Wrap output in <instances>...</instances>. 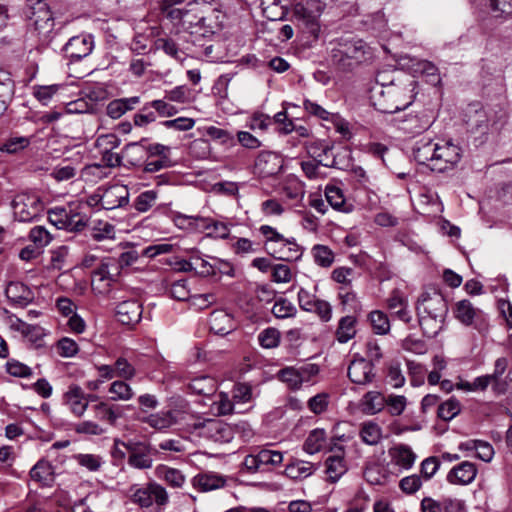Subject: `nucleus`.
<instances>
[{
  "instance_id": "15",
  "label": "nucleus",
  "mask_w": 512,
  "mask_h": 512,
  "mask_svg": "<svg viewBox=\"0 0 512 512\" xmlns=\"http://www.w3.org/2000/svg\"><path fill=\"white\" fill-rule=\"evenodd\" d=\"M102 192V209L122 208L129 203V190L122 184L100 187Z\"/></svg>"
},
{
  "instance_id": "63",
  "label": "nucleus",
  "mask_w": 512,
  "mask_h": 512,
  "mask_svg": "<svg viewBox=\"0 0 512 512\" xmlns=\"http://www.w3.org/2000/svg\"><path fill=\"white\" fill-rule=\"evenodd\" d=\"M282 195L289 200H301L304 196V188L302 183L298 180H291L286 182L282 188Z\"/></svg>"
},
{
  "instance_id": "61",
  "label": "nucleus",
  "mask_w": 512,
  "mask_h": 512,
  "mask_svg": "<svg viewBox=\"0 0 512 512\" xmlns=\"http://www.w3.org/2000/svg\"><path fill=\"white\" fill-rule=\"evenodd\" d=\"M489 1V6L494 17L506 19L512 16V0Z\"/></svg>"
},
{
  "instance_id": "4",
  "label": "nucleus",
  "mask_w": 512,
  "mask_h": 512,
  "mask_svg": "<svg viewBox=\"0 0 512 512\" xmlns=\"http://www.w3.org/2000/svg\"><path fill=\"white\" fill-rule=\"evenodd\" d=\"M12 208L15 219L20 222H29L43 211L44 204L36 192L26 191L14 197Z\"/></svg>"
},
{
  "instance_id": "8",
  "label": "nucleus",
  "mask_w": 512,
  "mask_h": 512,
  "mask_svg": "<svg viewBox=\"0 0 512 512\" xmlns=\"http://www.w3.org/2000/svg\"><path fill=\"white\" fill-rule=\"evenodd\" d=\"M94 49V38L90 34L71 37L63 47L64 56L69 62H77L89 56Z\"/></svg>"
},
{
  "instance_id": "32",
  "label": "nucleus",
  "mask_w": 512,
  "mask_h": 512,
  "mask_svg": "<svg viewBox=\"0 0 512 512\" xmlns=\"http://www.w3.org/2000/svg\"><path fill=\"white\" fill-rule=\"evenodd\" d=\"M385 396L378 391L367 392L361 401L362 410L367 415H375L385 407Z\"/></svg>"
},
{
  "instance_id": "38",
  "label": "nucleus",
  "mask_w": 512,
  "mask_h": 512,
  "mask_svg": "<svg viewBox=\"0 0 512 512\" xmlns=\"http://www.w3.org/2000/svg\"><path fill=\"white\" fill-rule=\"evenodd\" d=\"M108 392L112 395L111 399L114 401H129L135 395L132 387L124 379L112 382Z\"/></svg>"
},
{
  "instance_id": "40",
  "label": "nucleus",
  "mask_w": 512,
  "mask_h": 512,
  "mask_svg": "<svg viewBox=\"0 0 512 512\" xmlns=\"http://www.w3.org/2000/svg\"><path fill=\"white\" fill-rule=\"evenodd\" d=\"M326 442V432L324 429L312 430L306 438L303 449L309 454H315L324 447Z\"/></svg>"
},
{
  "instance_id": "56",
  "label": "nucleus",
  "mask_w": 512,
  "mask_h": 512,
  "mask_svg": "<svg viewBox=\"0 0 512 512\" xmlns=\"http://www.w3.org/2000/svg\"><path fill=\"white\" fill-rule=\"evenodd\" d=\"M385 406L392 416H399L403 413L407 405V399L403 395L390 394L385 397Z\"/></svg>"
},
{
  "instance_id": "19",
  "label": "nucleus",
  "mask_w": 512,
  "mask_h": 512,
  "mask_svg": "<svg viewBox=\"0 0 512 512\" xmlns=\"http://www.w3.org/2000/svg\"><path fill=\"white\" fill-rule=\"evenodd\" d=\"M142 316V305L137 300H126L116 307V318L123 325L137 324Z\"/></svg>"
},
{
  "instance_id": "17",
  "label": "nucleus",
  "mask_w": 512,
  "mask_h": 512,
  "mask_svg": "<svg viewBox=\"0 0 512 512\" xmlns=\"http://www.w3.org/2000/svg\"><path fill=\"white\" fill-rule=\"evenodd\" d=\"M132 501L141 507H149L155 502L159 504L160 485L147 484L146 486L133 485L129 489Z\"/></svg>"
},
{
  "instance_id": "33",
  "label": "nucleus",
  "mask_w": 512,
  "mask_h": 512,
  "mask_svg": "<svg viewBox=\"0 0 512 512\" xmlns=\"http://www.w3.org/2000/svg\"><path fill=\"white\" fill-rule=\"evenodd\" d=\"M92 409L94 411V417L97 420L104 421L111 426L115 425L117 420L121 417V413L117 407L103 401L93 405Z\"/></svg>"
},
{
  "instance_id": "50",
  "label": "nucleus",
  "mask_w": 512,
  "mask_h": 512,
  "mask_svg": "<svg viewBox=\"0 0 512 512\" xmlns=\"http://www.w3.org/2000/svg\"><path fill=\"white\" fill-rule=\"evenodd\" d=\"M476 310L468 300H461L456 304L455 317L464 325H471Z\"/></svg>"
},
{
  "instance_id": "36",
  "label": "nucleus",
  "mask_w": 512,
  "mask_h": 512,
  "mask_svg": "<svg viewBox=\"0 0 512 512\" xmlns=\"http://www.w3.org/2000/svg\"><path fill=\"white\" fill-rule=\"evenodd\" d=\"M359 435L365 444L374 446L382 439V428L374 421H366L361 424Z\"/></svg>"
},
{
  "instance_id": "52",
  "label": "nucleus",
  "mask_w": 512,
  "mask_h": 512,
  "mask_svg": "<svg viewBox=\"0 0 512 512\" xmlns=\"http://www.w3.org/2000/svg\"><path fill=\"white\" fill-rule=\"evenodd\" d=\"M74 459L78 463V465L86 468L90 472L98 471L101 468L102 464L104 463L101 456L88 453L76 454L74 455Z\"/></svg>"
},
{
  "instance_id": "7",
  "label": "nucleus",
  "mask_w": 512,
  "mask_h": 512,
  "mask_svg": "<svg viewBox=\"0 0 512 512\" xmlns=\"http://www.w3.org/2000/svg\"><path fill=\"white\" fill-rule=\"evenodd\" d=\"M461 156V148L453 142L436 143V159L435 164L431 166V170L444 172L451 169L460 161Z\"/></svg>"
},
{
  "instance_id": "42",
  "label": "nucleus",
  "mask_w": 512,
  "mask_h": 512,
  "mask_svg": "<svg viewBox=\"0 0 512 512\" xmlns=\"http://www.w3.org/2000/svg\"><path fill=\"white\" fill-rule=\"evenodd\" d=\"M356 319L353 316H344L340 319L336 331L337 340L340 343H347L356 334L355 329Z\"/></svg>"
},
{
  "instance_id": "44",
  "label": "nucleus",
  "mask_w": 512,
  "mask_h": 512,
  "mask_svg": "<svg viewBox=\"0 0 512 512\" xmlns=\"http://www.w3.org/2000/svg\"><path fill=\"white\" fill-rule=\"evenodd\" d=\"M369 321L374 333L385 335L390 331V321L386 313L380 310L370 312Z\"/></svg>"
},
{
  "instance_id": "10",
  "label": "nucleus",
  "mask_w": 512,
  "mask_h": 512,
  "mask_svg": "<svg viewBox=\"0 0 512 512\" xmlns=\"http://www.w3.org/2000/svg\"><path fill=\"white\" fill-rule=\"evenodd\" d=\"M120 144L121 140L115 134H103L96 139L95 147L101 154L102 162L106 167L114 168L121 165L122 157L113 152Z\"/></svg>"
},
{
  "instance_id": "55",
  "label": "nucleus",
  "mask_w": 512,
  "mask_h": 512,
  "mask_svg": "<svg viewBox=\"0 0 512 512\" xmlns=\"http://www.w3.org/2000/svg\"><path fill=\"white\" fill-rule=\"evenodd\" d=\"M258 460L263 470H265L267 466L275 467L280 465L283 461V454L276 450L260 449L258 451Z\"/></svg>"
},
{
  "instance_id": "41",
  "label": "nucleus",
  "mask_w": 512,
  "mask_h": 512,
  "mask_svg": "<svg viewBox=\"0 0 512 512\" xmlns=\"http://www.w3.org/2000/svg\"><path fill=\"white\" fill-rule=\"evenodd\" d=\"M313 473V465L310 462L296 460L285 468V475L291 479H304Z\"/></svg>"
},
{
  "instance_id": "3",
  "label": "nucleus",
  "mask_w": 512,
  "mask_h": 512,
  "mask_svg": "<svg viewBox=\"0 0 512 512\" xmlns=\"http://www.w3.org/2000/svg\"><path fill=\"white\" fill-rule=\"evenodd\" d=\"M369 54V47L360 38L342 37L331 51L332 61L343 70H351Z\"/></svg>"
},
{
  "instance_id": "14",
  "label": "nucleus",
  "mask_w": 512,
  "mask_h": 512,
  "mask_svg": "<svg viewBox=\"0 0 512 512\" xmlns=\"http://www.w3.org/2000/svg\"><path fill=\"white\" fill-rule=\"evenodd\" d=\"M347 375L354 384L369 385L376 377L374 364L363 357L354 358L348 366Z\"/></svg>"
},
{
  "instance_id": "39",
  "label": "nucleus",
  "mask_w": 512,
  "mask_h": 512,
  "mask_svg": "<svg viewBox=\"0 0 512 512\" xmlns=\"http://www.w3.org/2000/svg\"><path fill=\"white\" fill-rule=\"evenodd\" d=\"M416 88V81L412 80L405 88H396L393 86L387 87L386 90H383L381 92L382 98H389L390 100H394L395 103L397 102H405L408 100L409 95L414 94V90Z\"/></svg>"
},
{
  "instance_id": "9",
  "label": "nucleus",
  "mask_w": 512,
  "mask_h": 512,
  "mask_svg": "<svg viewBox=\"0 0 512 512\" xmlns=\"http://www.w3.org/2000/svg\"><path fill=\"white\" fill-rule=\"evenodd\" d=\"M194 428L201 430V435L214 442L228 443L233 439L232 427L218 419H205L195 423Z\"/></svg>"
},
{
  "instance_id": "1",
  "label": "nucleus",
  "mask_w": 512,
  "mask_h": 512,
  "mask_svg": "<svg viewBox=\"0 0 512 512\" xmlns=\"http://www.w3.org/2000/svg\"><path fill=\"white\" fill-rule=\"evenodd\" d=\"M324 8L325 4L321 0H305L294 4L291 19L307 42L316 41L319 38L320 17Z\"/></svg>"
},
{
  "instance_id": "53",
  "label": "nucleus",
  "mask_w": 512,
  "mask_h": 512,
  "mask_svg": "<svg viewBox=\"0 0 512 512\" xmlns=\"http://www.w3.org/2000/svg\"><path fill=\"white\" fill-rule=\"evenodd\" d=\"M158 199V192L156 190H147L140 193L134 201V208L138 212H147Z\"/></svg>"
},
{
  "instance_id": "57",
  "label": "nucleus",
  "mask_w": 512,
  "mask_h": 512,
  "mask_svg": "<svg viewBox=\"0 0 512 512\" xmlns=\"http://www.w3.org/2000/svg\"><path fill=\"white\" fill-rule=\"evenodd\" d=\"M162 474H164V480L168 486L174 489L182 488L186 482L183 473L175 468H169L162 465Z\"/></svg>"
},
{
  "instance_id": "48",
  "label": "nucleus",
  "mask_w": 512,
  "mask_h": 512,
  "mask_svg": "<svg viewBox=\"0 0 512 512\" xmlns=\"http://www.w3.org/2000/svg\"><path fill=\"white\" fill-rule=\"evenodd\" d=\"M280 331L274 327H268L258 334V342L262 348L273 349L279 346Z\"/></svg>"
},
{
  "instance_id": "43",
  "label": "nucleus",
  "mask_w": 512,
  "mask_h": 512,
  "mask_svg": "<svg viewBox=\"0 0 512 512\" xmlns=\"http://www.w3.org/2000/svg\"><path fill=\"white\" fill-rule=\"evenodd\" d=\"M430 124V119L425 114L409 115L403 121L402 129L408 133L418 134L429 128Z\"/></svg>"
},
{
  "instance_id": "46",
  "label": "nucleus",
  "mask_w": 512,
  "mask_h": 512,
  "mask_svg": "<svg viewBox=\"0 0 512 512\" xmlns=\"http://www.w3.org/2000/svg\"><path fill=\"white\" fill-rule=\"evenodd\" d=\"M271 311L278 319L292 318L297 314V308L295 305L283 297H280L275 301Z\"/></svg>"
},
{
  "instance_id": "6",
  "label": "nucleus",
  "mask_w": 512,
  "mask_h": 512,
  "mask_svg": "<svg viewBox=\"0 0 512 512\" xmlns=\"http://www.w3.org/2000/svg\"><path fill=\"white\" fill-rule=\"evenodd\" d=\"M417 314L446 318L448 305L444 296L436 291H426L421 294L416 304Z\"/></svg>"
},
{
  "instance_id": "5",
  "label": "nucleus",
  "mask_w": 512,
  "mask_h": 512,
  "mask_svg": "<svg viewBox=\"0 0 512 512\" xmlns=\"http://www.w3.org/2000/svg\"><path fill=\"white\" fill-rule=\"evenodd\" d=\"M163 265L177 272L194 270L198 275L203 277L214 276L213 263L202 258L199 251L193 252L190 261L179 256L162 257V266Z\"/></svg>"
},
{
  "instance_id": "18",
  "label": "nucleus",
  "mask_w": 512,
  "mask_h": 512,
  "mask_svg": "<svg viewBox=\"0 0 512 512\" xmlns=\"http://www.w3.org/2000/svg\"><path fill=\"white\" fill-rule=\"evenodd\" d=\"M63 404L75 416L82 417L87 410V401L84 398V390L76 384L68 387L63 394Z\"/></svg>"
},
{
  "instance_id": "35",
  "label": "nucleus",
  "mask_w": 512,
  "mask_h": 512,
  "mask_svg": "<svg viewBox=\"0 0 512 512\" xmlns=\"http://www.w3.org/2000/svg\"><path fill=\"white\" fill-rule=\"evenodd\" d=\"M419 325L423 334L428 338H433L442 330L445 318H436L424 314H417Z\"/></svg>"
},
{
  "instance_id": "51",
  "label": "nucleus",
  "mask_w": 512,
  "mask_h": 512,
  "mask_svg": "<svg viewBox=\"0 0 512 512\" xmlns=\"http://www.w3.org/2000/svg\"><path fill=\"white\" fill-rule=\"evenodd\" d=\"M5 371L17 378H29L33 375L32 368L16 359H9L5 363Z\"/></svg>"
},
{
  "instance_id": "59",
  "label": "nucleus",
  "mask_w": 512,
  "mask_h": 512,
  "mask_svg": "<svg viewBox=\"0 0 512 512\" xmlns=\"http://www.w3.org/2000/svg\"><path fill=\"white\" fill-rule=\"evenodd\" d=\"M114 365L117 378L131 380L136 375V368L123 356L118 357Z\"/></svg>"
},
{
  "instance_id": "28",
  "label": "nucleus",
  "mask_w": 512,
  "mask_h": 512,
  "mask_svg": "<svg viewBox=\"0 0 512 512\" xmlns=\"http://www.w3.org/2000/svg\"><path fill=\"white\" fill-rule=\"evenodd\" d=\"M325 196L329 205L340 212L349 213L353 210V205L346 202L343 191L335 185H327Z\"/></svg>"
},
{
  "instance_id": "11",
  "label": "nucleus",
  "mask_w": 512,
  "mask_h": 512,
  "mask_svg": "<svg viewBox=\"0 0 512 512\" xmlns=\"http://www.w3.org/2000/svg\"><path fill=\"white\" fill-rule=\"evenodd\" d=\"M120 274V265L114 258H105L93 272L92 285L97 289L106 290L112 282L117 281Z\"/></svg>"
},
{
  "instance_id": "64",
  "label": "nucleus",
  "mask_w": 512,
  "mask_h": 512,
  "mask_svg": "<svg viewBox=\"0 0 512 512\" xmlns=\"http://www.w3.org/2000/svg\"><path fill=\"white\" fill-rule=\"evenodd\" d=\"M232 249L237 255L255 254L260 248L259 244L251 241L248 238H237L232 244Z\"/></svg>"
},
{
  "instance_id": "34",
  "label": "nucleus",
  "mask_w": 512,
  "mask_h": 512,
  "mask_svg": "<svg viewBox=\"0 0 512 512\" xmlns=\"http://www.w3.org/2000/svg\"><path fill=\"white\" fill-rule=\"evenodd\" d=\"M14 326L28 341L36 346L42 345L45 331L41 326L28 324L20 319H17V323Z\"/></svg>"
},
{
  "instance_id": "2",
  "label": "nucleus",
  "mask_w": 512,
  "mask_h": 512,
  "mask_svg": "<svg viewBox=\"0 0 512 512\" xmlns=\"http://www.w3.org/2000/svg\"><path fill=\"white\" fill-rule=\"evenodd\" d=\"M264 237V247L273 257L284 261H297L303 255V248L294 237H285L270 225H261L258 229Z\"/></svg>"
},
{
  "instance_id": "12",
  "label": "nucleus",
  "mask_w": 512,
  "mask_h": 512,
  "mask_svg": "<svg viewBox=\"0 0 512 512\" xmlns=\"http://www.w3.org/2000/svg\"><path fill=\"white\" fill-rule=\"evenodd\" d=\"M319 368L315 364H307L300 368L286 367L278 373L279 379L289 385L290 388L299 389L303 383L309 382L317 375Z\"/></svg>"
},
{
  "instance_id": "60",
  "label": "nucleus",
  "mask_w": 512,
  "mask_h": 512,
  "mask_svg": "<svg viewBox=\"0 0 512 512\" xmlns=\"http://www.w3.org/2000/svg\"><path fill=\"white\" fill-rule=\"evenodd\" d=\"M60 87L61 86L58 84L34 86L33 95L43 105H47L51 101L52 97L58 92Z\"/></svg>"
},
{
  "instance_id": "29",
  "label": "nucleus",
  "mask_w": 512,
  "mask_h": 512,
  "mask_svg": "<svg viewBox=\"0 0 512 512\" xmlns=\"http://www.w3.org/2000/svg\"><path fill=\"white\" fill-rule=\"evenodd\" d=\"M139 102L137 96L115 99L107 105V115L112 119H118L127 111L132 110Z\"/></svg>"
},
{
  "instance_id": "27",
  "label": "nucleus",
  "mask_w": 512,
  "mask_h": 512,
  "mask_svg": "<svg viewBox=\"0 0 512 512\" xmlns=\"http://www.w3.org/2000/svg\"><path fill=\"white\" fill-rule=\"evenodd\" d=\"M413 155L419 164L430 162V167L433 166L436 159V143L431 140L420 139L415 144Z\"/></svg>"
},
{
  "instance_id": "22",
  "label": "nucleus",
  "mask_w": 512,
  "mask_h": 512,
  "mask_svg": "<svg viewBox=\"0 0 512 512\" xmlns=\"http://www.w3.org/2000/svg\"><path fill=\"white\" fill-rule=\"evenodd\" d=\"M210 330L220 336H225L235 329L233 317L224 310H215L209 318Z\"/></svg>"
},
{
  "instance_id": "25",
  "label": "nucleus",
  "mask_w": 512,
  "mask_h": 512,
  "mask_svg": "<svg viewBox=\"0 0 512 512\" xmlns=\"http://www.w3.org/2000/svg\"><path fill=\"white\" fill-rule=\"evenodd\" d=\"M190 393L211 399L217 391V382L210 376H199L193 378L187 385Z\"/></svg>"
},
{
  "instance_id": "47",
  "label": "nucleus",
  "mask_w": 512,
  "mask_h": 512,
  "mask_svg": "<svg viewBox=\"0 0 512 512\" xmlns=\"http://www.w3.org/2000/svg\"><path fill=\"white\" fill-rule=\"evenodd\" d=\"M311 253L315 263L321 267L328 268L334 262V253L328 246L320 244L314 245Z\"/></svg>"
},
{
  "instance_id": "37",
  "label": "nucleus",
  "mask_w": 512,
  "mask_h": 512,
  "mask_svg": "<svg viewBox=\"0 0 512 512\" xmlns=\"http://www.w3.org/2000/svg\"><path fill=\"white\" fill-rule=\"evenodd\" d=\"M69 248L67 246H59L50 251V261L47 266L49 270L61 271L69 265Z\"/></svg>"
},
{
  "instance_id": "58",
  "label": "nucleus",
  "mask_w": 512,
  "mask_h": 512,
  "mask_svg": "<svg viewBox=\"0 0 512 512\" xmlns=\"http://www.w3.org/2000/svg\"><path fill=\"white\" fill-rule=\"evenodd\" d=\"M272 124V118L264 113L255 112L248 119L246 126L253 131L259 130L265 132Z\"/></svg>"
},
{
  "instance_id": "21",
  "label": "nucleus",
  "mask_w": 512,
  "mask_h": 512,
  "mask_svg": "<svg viewBox=\"0 0 512 512\" xmlns=\"http://www.w3.org/2000/svg\"><path fill=\"white\" fill-rule=\"evenodd\" d=\"M5 295L13 305L19 307L27 306L34 299L33 292L22 282H10L5 289Z\"/></svg>"
},
{
  "instance_id": "49",
  "label": "nucleus",
  "mask_w": 512,
  "mask_h": 512,
  "mask_svg": "<svg viewBox=\"0 0 512 512\" xmlns=\"http://www.w3.org/2000/svg\"><path fill=\"white\" fill-rule=\"evenodd\" d=\"M461 411L460 402L455 398L451 397L446 400L438 407V417L444 421H450L455 418Z\"/></svg>"
},
{
  "instance_id": "16",
  "label": "nucleus",
  "mask_w": 512,
  "mask_h": 512,
  "mask_svg": "<svg viewBox=\"0 0 512 512\" xmlns=\"http://www.w3.org/2000/svg\"><path fill=\"white\" fill-rule=\"evenodd\" d=\"M283 168V159L278 153L262 151L258 154L254 170L261 177H271L278 174Z\"/></svg>"
},
{
  "instance_id": "26",
  "label": "nucleus",
  "mask_w": 512,
  "mask_h": 512,
  "mask_svg": "<svg viewBox=\"0 0 512 512\" xmlns=\"http://www.w3.org/2000/svg\"><path fill=\"white\" fill-rule=\"evenodd\" d=\"M389 455L395 465L402 469L409 470L416 461V454L407 444H397L389 449Z\"/></svg>"
},
{
  "instance_id": "23",
  "label": "nucleus",
  "mask_w": 512,
  "mask_h": 512,
  "mask_svg": "<svg viewBox=\"0 0 512 512\" xmlns=\"http://www.w3.org/2000/svg\"><path fill=\"white\" fill-rule=\"evenodd\" d=\"M332 146L323 141H314L307 145V152L313 158L317 160L324 167H337V162L334 156L330 158L332 152Z\"/></svg>"
},
{
  "instance_id": "31",
  "label": "nucleus",
  "mask_w": 512,
  "mask_h": 512,
  "mask_svg": "<svg viewBox=\"0 0 512 512\" xmlns=\"http://www.w3.org/2000/svg\"><path fill=\"white\" fill-rule=\"evenodd\" d=\"M226 479L214 472H205L195 477V486L201 491H212L224 487Z\"/></svg>"
},
{
  "instance_id": "13",
  "label": "nucleus",
  "mask_w": 512,
  "mask_h": 512,
  "mask_svg": "<svg viewBox=\"0 0 512 512\" xmlns=\"http://www.w3.org/2000/svg\"><path fill=\"white\" fill-rule=\"evenodd\" d=\"M188 414V403L176 396L168 400L165 412H162V429L181 424Z\"/></svg>"
},
{
  "instance_id": "30",
  "label": "nucleus",
  "mask_w": 512,
  "mask_h": 512,
  "mask_svg": "<svg viewBox=\"0 0 512 512\" xmlns=\"http://www.w3.org/2000/svg\"><path fill=\"white\" fill-rule=\"evenodd\" d=\"M342 451L341 448H339ZM326 474L330 482H337L347 471L344 461L343 452L329 456L325 461Z\"/></svg>"
},
{
  "instance_id": "45",
  "label": "nucleus",
  "mask_w": 512,
  "mask_h": 512,
  "mask_svg": "<svg viewBox=\"0 0 512 512\" xmlns=\"http://www.w3.org/2000/svg\"><path fill=\"white\" fill-rule=\"evenodd\" d=\"M88 223V217L80 212H75L72 208H69L67 220L61 229L70 232L82 231Z\"/></svg>"
},
{
  "instance_id": "20",
  "label": "nucleus",
  "mask_w": 512,
  "mask_h": 512,
  "mask_svg": "<svg viewBox=\"0 0 512 512\" xmlns=\"http://www.w3.org/2000/svg\"><path fill=\"white\" fill-rule=\"evenodd\" d=\"M477 475L476 466L469 461H463L453 467L447 474V481L455 485H468Z\"/></svg>"
},
{
  "instance_id": "54",
  "label": "nucleus",
  "mask_w": 512,
  "mask_h": 512,
  "mask_svg": "<svg viewBox=\"0 0 512 512\" xmlns=\"http://www.w3.org/2000/svg\"><path fill=\"white\" fill-rule=\"evenodd\" d=\"M74 431L78 434L89 436H100L106 433L107 429L96 421L85 420L74 425Z\"/></svg>"
},
{
  "instance_id": "62",
  "label": "nucleus",
  "mask_w": 512,
  "mask_h": 512,
  "mask_svg": "<svg viewBox=\"0 0 512 512\" xmlns=\"http://www.w3.org/2000/svg\"><path fill=\"white\" fill-rule=\"evenodd\" d=\"M29 239L33 245L42 249L50 243L52 237L45 227L35 226L29 232Z\"/></svg>"
},
{
  "instance_id": "24",
  "label": "nucleus",
  "mask_w": 512,
  "mask_h": 512,
  "mask_svg": "<svg viewBox=\"0 0 512 512\" xmlns=\"http://www.w3.org/2000/svg\"><path fill=\"white\" fill-rule=\"evenodd\" d=\"M29 474L33 481L39 483L43 487H51L55 480L54 467L45 459L39 460L31 468Z\"/></svg>"
}]
</instances>
